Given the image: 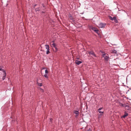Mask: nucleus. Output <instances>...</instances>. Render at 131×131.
<instances>
[{
	"label": "nucleus",
	"mask_w": 131,
	"mask_h": 131,
	"mask_svg": "<svg viewBox=\"0 0 131 131\" xmlns=\"http://www.w3.org/2000/svg\"><path fill=\"white\" fill-rule=\"evenodd\" d=\"M106 25V24L101 23L99 25V27L100 28H104Z\"/></svg>",
	"instance_id": "20e7f679"
},
{
	"label": "nucleus",
	"mask_w": 131,
	"mask_h": 131,
	"mask_svg": "<svg viewBox=\"0 0 131 131\" xmlns=\"http://www.w3.org/2000/svg\"><path fill=\"white\" fill-rule=\"evenodd\" d=\"M113 52H114V53H115L116 52V51L115 50H113Z\"/></svg>",
	"instance_id": "6ab92c4d"
},
{
	"label": "nucleus",
	"mask_w": 131,
	"mask_h": 131,
	"mask_svg": "<svg viewBox=\"0 0 131 131\" xmlns=\"http://www.w3.org/2000/svg\"><path fill=\"white\" fill-rule=\"evenodd\" d=\"M40 89L41 90V91L43 92V90L42 89L40 88Z\"/></svg>",
	"instance_id": "aec40b11"
},
{
	"label": "nucleus",
	"mask_w": 131,
	"mask_h": 131,
	"mask_svg": "<svg viewBox=\"0 0 131 131\" xmlns=\"http://www.w3.org/2000/svg\"><path fill=\"white\" fill-rule=\"evenodd\" d=\"M37 83L38 84V85L39 86H41L42 85V83H39L38 82Z\"/></svg>",
	"instance_id": "ddd939ff"
},
{
	"label": "nucleus",
	"mask_w": 131,
	"mask_h": 131,
	"mask_svg": "<svg viewBox=\"0 0 131 131\" xmlns=\"http://www.w3.org/2000/svg\"><path fill=\"white\" fill-rule=\"evenodd\" d=\"M110 19L112 20H115L116 19V18L115 17H114L113 18L112 17L110 16Z\"/></svg>",
	"instance_id": "9b49d317"
},
{
	"label": "nucleus",
	"mask_w": 131,
	"mask_h": 131,
	"mask_svg": "<svg viewBox=\"0 0 131 131\" xmlns=\"http://www.w3.org/2000/svg\"><path fill=\"white\" fill-rule=\"evenodd\" d=\"M74 113L76 114L75 117H77L79 115V113L78 111H74L73 112Z\"/></svg>",
	"instance_id": "0eeeda50"
},
{
	"label": "nucleus",
	"mask_w": 131,
	"mask_h": 131,
	"mask_svg": "<svg viewBox=\"0 0 131 131\" xmlns=\"http://www.w3.org/2000/svg\"><path fill=\"white\" fill-rule=\"evenodd\" d=\"M35 10L36 11L39 10V8H36V9Z\"/></svg>",
	"instance_id": "f3484780"
},
{
	"label": "nucleus",
	"mask_w": 131,
	"mask_h": 131,
	"mask_svg": "<svg viewBox=\"0 0 131 131\" xmlns=\"http://www.w3.org/2000/svg\"><path fill=\"white\" fill-rule=\"evenodd\" d=\"M44 13V12H42V13Z\"/></svg>",
	"instance_id": "393cba45"
},
{
	"label": "nucleus",
	"mask_w": 131,
	"mask_h": 131,
	"mask_svg": "<svg viewBox=\"0 0 131 131\" xmlns=\"http://www.w3.org/2000/svg\"><path fill=\"white\" fill-rule=\"evenodd\" d=\"M75 63L76 64H77L78 65H79L82 63V62L81 61L76 60L75 61Z\"/></svg>",
	"instance_id": "1a4fd4ad"
},
{
	"label": "nucleus",
	"mask_w": 131,
	"mask_h": 131,
	"mask_svg": "<svg viewBox=\"0 0 131 131\" xmlns=\"http://www.w3.org/2000/svg\"><path fill=\"white\" fill-rule=\"evenodd\" d=\"M128 115V114L126 112H125L124 113V115H123L122 117L123 118H125Z\"/></svg>",
	"instance_id": "9d476101"
},
{
	"label": "nucleus",
	"mask_w": 131,
	"mask_h": 131,
	"mask_svg": "<svg viewBox=\"0 0 131 131\" xmlns=\"http://www.w3.org/2000/svg\"><path fill=\"white\" fill-rule=\"evenodd\" d=\"M99 112L100 113H101V115H102L103 114V112H101V111H99Z\"/></svg>",
	"instance_id": "2eb2a0df"
},
{
	"label": "nucleus",
	"mask_w": 131,
	"mask_h": 131,
	"mask_svg": "<svg viewBox=\"0 0 131 131\" xmlns=\"http://www.w3.org/2000/svg\"><path fill=\"white\" fill-rule=\"evenodd\" d=\"M42 6L43 7H44V6H43V4H42Z\"/></svg>",
	"instance_id": "b1692460"
},
{
	"label": "nucleus",
	"mask_w": 131,
	"mask_h": 131,
	"mask_svg": "<svg viewBox=\"0 0 131 131\" xmlns=\"http://www.w3.org/2000/svg\"><path fill=\"white\" fill-rule=\"evenodd\" d=\"M3 70V72L4 73L3 74V76L2 78V80H4L6 78V72H5Z\"/></svg>",
	"instance_id": "6e6552de"
},
{
	"label": "nucleus",
	"mask_w": 131,
	"mask_h": 131,
	"mask_svg": "<svg viewBox=\"0 0 131 131\" xmlns=\"http://www.w3.org/2000/svg\"><path fill=\"white\" fill-rule=\"evenodd\" d=\"M90 29H91L92 30H93L95 32L97 33H98V30L96 28L93 27L92 26H91L90 27Z\"/></svg>",
	"instance_id": "f03ea898"
},
{
	"label": "nucleus",
	"mask_w": 131,
	"mask_h": 131,
	"mask_svg": "<svg viewBox=\"0 0 131 131\" xmlns=\"http://www.w3.org/2000/svg\"><path fill=\"white\" fill-rule=\"evenodd\" d=\"M48 71L47 69H46L45 70V74H48Z\"/></svg>",
	"instance_id": "4468645a"
},
{
	"label": "nucleus",
	"mask_w": 131,
	"mask_h": 131,
	"mask_svg": "<svg viewBox=\"0 0 131 131\" xmlns=\"http://www.w3.org/2000/svg\"><path fill=\"white\" fill-rule=\"evenodd\" d=\"M102 107H100L99 108V109H98V111H99L101 110V109H102Z\"/></svg>",
	"instance_id": "dca6fc26"
},
{
	"label": "nucleus",
	"mask_w": 131,
	"mask_h": 131,
	"mask_svg": "<svg viewBox=\"0 0 131 131\" xmlns=\"http://www.w3.org/2000/svg\"><path fill=\"white\" fill-rule=\"evenodd\" d=\"M88 53L92 55L95 57H96V56L95 54V53H94L93 51H88Z\"/></svg>",
	"instance_id": "423d86ee"
},
{
	"label": "nucleus",
	"mask_w": 131,
	"mask_h": 131,
	"mask_svg": "<svg viewBox=\"0 0 131 131\" xmlns=\"http://www.w3.org/2000/svg\"><path fill=\"white\" fill-rule=\"evenodd\" d=\"M3 69H2L1 68H0V71H2L3 72Z\"/></svg>",
	"instance_id": "4be33fe9"
},
{
	"label": "nucleus",
	"mask_w": 131,
	"mask_h": 131,
	"mask_svg": "<svg viewBox=\"0 0 131 131\" xmlns=\"http://www.w3.org/2000/svg\"><path fill=\"white\" fill-rule=\"evenodd\" d=\"M102 56L105 60L107 61L108 60L109 57L108 55H106L105 54H103L102 55Z\"/></svg>",
	"instance_id": "39448f33"
},
{
	"label": "nucleus",
	"mask_w": 131,
	"mask_h": 131,
	"mask_svg": "<svg viewBox=\"0 0 131 131\" xmlns=\"http://www.w3.org/2000/svg\"><path fill=\"white\" fill-rule=\"evenodd\" d=\"M122 106H124V107H127V105H125L124 106H123V105Z\"/></svg>",
	"instance_id": "a211bd4d"
},
{
	"label": "nucleus",
	"mask_w": 131,
	"mask_h": 131,
	"mask_svg": "<svg viewBox=\"0 0 131 131\" xmlns=\"http://www.w3.org/2000/svg\"><path fill=\"white\" fill-rule=\"evenodd\" d=\"M46 48L47 49L46 53L47 54H48L50 53L49 51V47L48 45H45Z\"/></svg>",
	"instance_id": "7ed1b4c3"
},
{
	"label": "nucleus",
	"mask_w": 131,
	"mask_h": 131,
	"mask_svg": "<svg viewBox=\"0 0 131 131\" xmlns=\"http://www.w3.org/2000/svg\"><path fill=\"white\" fill-rule=\"evenodd\" d=\"M46 69V68H43L42 69Z\"/></svg>",
	"instance_id": "5701e85b"
},
{
	"label": "nucleus",
	"mask_w": 131,
	"mask_h": 131,
	"mask_svg": "<svg viewBox=\"0 0 131 131\" xmlns=\"http://www.w3.org/2000/svg\"><path fill=\"white\" fill-rule=\"evenodd\" d=\"M50 45L51 47H54L56 50H57V49L56 47V45L54 43V41H53L51 42Z\"/></svg>",
	"instance_id": "f257e3e1"
},
{
	"label": "nucleus",
	"mask_w": 131,
	"mask_h": 131,
	"mask_svg": "<svg viewBox=\"0 0 131 131\" xmlns=\"http://www.w3.org/2000/svg\"><path fill=\"white\" fill-rule=\"evenodd\" d=\"M50 120L51 122L52 121V119L51 118H50Z\"/></svg>",
	"instance_id": "412c9836"
},
{
	"label": "nucleus",
	"mask_w": 131,
	"mask_h": 131,
	"mask_svg": "<svg viewBox=\"0 0 131 131\" xmlns=\"http://www.w3.org/2000/svg\"><path fill=\"white\" fill-rule=\"evenodd\" d=\"M48 74H45L44 75V76L47 79H48Z\"/></svg>",
	"instance_id": "f8f14e48"
}]
</instances>
